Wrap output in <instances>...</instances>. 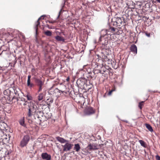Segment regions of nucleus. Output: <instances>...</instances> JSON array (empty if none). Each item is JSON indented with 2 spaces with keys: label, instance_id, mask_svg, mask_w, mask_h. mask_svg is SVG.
Masks as SVG:
<instances>
[{
  "label": "nucleus",
  "instance_id": "1",
  "mask_svg": "<svg viewBox=\"0 0 160 160\" xmlns=\"http://www.w3.org/2000/svg\"><path fill=\"white\" fill-rule=\"evenodd\" d=\"M110 51L108 49H103L101 53L100 57L102 60L107 62L108 64H112V60L110 58Z\"/></svg>",
  "mask_w": 160,
  "mask_h": 160
},
{
  "label": "nucleus",
  "instance_id": "2",
  "mask_svg": "<svg viewBox=\"0 0 160 160\" xmlns=\"http://www.w3.org/2000/svg\"><path fill=\"white\" fill-rule=\"evenodd\" d=\"M29 109L28 115V117H30L33 114L37 111V107L34 103L32 102L28 105Z\"/></svg>",
  "mask_w": 160,
  "mask_h": 160
},
{
  "label": "nucleus",
  "instance_id": "3",
  "mask_svg": "<svg viewBox=\"0 0 160 160\" xmlns=\"http://www.w3.org/2000/svg\"><path fill=\"white\" fill-rule=\"evenodd\" d=\"M30 138L28 135L24 136L20 143V146L22 148L26 146L30 140Z\"/></svg>",
  "mask_w": 160,
  "mask_h": 160
},
{
  "label": "nucleus",
  "instance_id": "4",
  "mask_svg": "<svg viewBox=\"0 0 160 160\" xmlns=\"http://www.w3.org/2000/svg\"><path fill=\"white\" fill-rule=\"evenodd\" d=\"M65 143V144L62 146L63 151L65 152L70 151L73 145L69 143L68 142H66Z\"/></svg>",
  "mask_w": 160,
  "mask_h": 160
},
{
  "label": "nucleus",
  "instance_id": "5",
  "mask_svg": "<svg viewBox=\"0 0 160 160\" xmlns=\"http://www.w3.org/2000/svg\"><path fill=\"white\" fill-rule=\"evenodd\" d=\"M46 16L45 15H43L41 16L38 19V20L35 22V26L34 27V29L36 31V34H37V31H38V26H40V22H39V20L41 19H44V17Z\"/></svg>",
  "mask_w": 160,
  "mask_h": 160
},
{
  "label": "nucleus",
  "instance_id": "6",
  "mask_svg": "<svg viewBox=\"0 0 160 160\" xmlns=\"http://www.w3.org/2000/svg\"><path fill=\"white\" fill-rule=\"evenodd\" d=\"M95 112V110L92 107L88 108H87L85 111V114L89 115L94 114Z\"/></svg>",
  "mask_w": 160,
  "mask_h": 160
},
{
  "label": "nucleus",
  "instance_id": "7",
  "mask_svg": "<svg viewBox=\"0 0 160 160\" xmlns=\"http://www.w3.org/2000/svg\"><path fill=\"white\" fill-rule=\"evenodd\" d=\"M10 91H12V92H13L14 94L17 96H19V92H21L20 89L18 88L15 87H13L10 88Z\"/></svg>",
  "mask_w": 160,
  "mask_h": 160
},
{
  "label": "nucleus",
  "instance_id": "8",
  "mask_svg": "<svg viewBox=\"0 0 160 160\" xmlns=\"http://www.w3.org/2000/svg\"><path fill=\"white\" fill-rule=\"evenodd\" d=\"M89 151H91L92 150H95L98 149L97 145L95 144H89L86 148Z\"/></svg>",
  "mask_w": 160,
  "mask_h": 160
},
{
  "label": "nucleus",
  "instance_id": "9",
  "mask_svg": "<svg viewBox=\"0 0 160 160\" xmlns=\"http://www.w3.org/2000/svg\"><path fill=\"white\" fill-rule=\"evenodd\" d=\"M41 157L43 159L51 160V156L46 152L43 153L41 154Z\"/></svg>",
  "mask_w": 160,
  "mask_h": 160
},
{
  "label": "nucleus",
  "instance_id": "10",
  "mask_svg": "<svg viewBox=\"0 0 160 160\" xmlns=\"http://www.w3.org/2000/svg\"><path fill=\"white\" fill-rule=\"evenodd\" d=\"M34 79L35 82L37 86H43L44 84V82L42 81V78L39 79L36 78H34Z\"/></svg>",
  "mask_w": 160,
  "mask_h": 160
},
{
  "label": "nucleus",
  "instance_id": "11",
  "mask_svg": "<svg viewBox=\"0 0 160 160\" xmlns=\"http://www.w3.org/2000/svg\"><path fill=\"white\" fill-rule=\"evenodd\" d=\"M34 114L35 119H36V118H37L38 119L40 120L39 118H41V117L42 116V112L39 111L38 110L37 111L36 113H34Z\"/></svg>",
  "mask_w": 160,
  "mask_h": 160
},
{
  "label": "nucleus",
  "instance_id": "12",
  "mask_svg": "<svg viewBox=\"0 0 160 160\" xmlns=\"http://www.w3.org/2000/svg\"><path fill=\"white\" fill-rule=\"evenodd\" d=\"M60 90H59L58 88H55L54 90L53 91H51L50 92H49V94L52 95L53 96H57V93L60 92Z\"/></svg>",
  "mask_w": 160,
  "mask_h": 160
},
{
  "label": "nucleus",
  "instance_id": "13",
  "mask_svg": "<svg viewBox=\"0 0 160 160\" xmlns=\"http://www.w3.org/2000/svg\"><path fill=\"white\" fill-rule=\"evenodd\" d=\"M56 139L58 140V141L62 143H65L66 142H68V140H66L63 138L60 137H56Z\"/></svg>",
  "mask_w": 160,
  "mask_h": 160
},
{
  "label": "nucleus",
  "instance_id": "14",
  "mask_svg": "<svg viewBox=\"0 0 160 160\" xmlns=\"http://www.w3.org/2000/svg\"><path fill=\"white\" fill-rule=\"evenodd\" d=\"M130 50L134 53L136 54L137 53V47L135 45H133L131 46Z\"/></svg>",
  "mask_w": 160,
  "mask_h": 160
},
{
  "label": "nucleus",
  "instance_id": "15",
  "mask_svg": "<svg viewBox=\"0 0 160 160\" xmlns=\"http://www.w3.org/2000/svg\"><path fill=\"white\" fill-rule=\"evenodd\" d=\"M45 92H43L39 94L38 97V99L39 101L42 100L44 96L45 95Z\"/></svg>",
  "mask_w": 160,
  "mask_h": 160
},
{
  "label": "nucleus",
  "instance_id": "16",
  "mask_svg": "<svg viewBox=\"0 0 160 160\" xmlns=\"http://www.w3.org/2000/svg\"><path fill=\"white\" fill-rule=\"evenodd\" d=\"M55 38L58 41L65 42V39L62 37L57 36L55 37Z\"/></svg>",
  "mask_w": 160,
  "mask_h": 160
},
{
  "label": "nucleus",
  "instance_id": "17",
  "mask_svg": "<svg viewBox=\"0 0 160 160\" xmlns=\"http://www.w3.org/2000/svg\"><path fill=\"white\" fill-rule=\"evenodd\" d=\"M82 79H78L77 82V83L78 85L80 86H82V85L84 84V82L83 81H82Z\"/></svg>",
  "mask_w": 160,
  "mask_h": 160
},
{
  "label": "nucleus",
  "instance_id": "18",
  "mask_svg": "<svg viewBox=\"0 0 160 160\" xmlns=\"http://www.w3.org/2000/svg\"><path fill=\"white\" fill-rule=\"evenodd\" d=\"M80 149V147L78 143L74 145V149L76 151V152H78L79 151Z\"/></svg>",
  "mask_w": 160,
  "mask_h": 160
},
{
  "label": "nucleus",
  "instance_id": "19",
  "mask_svg": "<svg viewBox=\"0 0 160 160\" xmlns=\"http://www.w3.org/2000/svg\"><path fill=\"white\" fill-rule=\"evenodd\" d=\"M116 28L114 27L112 28H110L109 30H105L104 31L106 32V34L105 35H108L110 34H108V32L109 31V30H110L112 32H114L116 30Z\"/></svg>",
  "mask_w": 160,
  "mask_h": 160
},
{
  "label": "nucleus",
  "instance_id": "20",
  "mask_svg": "<svg viewBox=\"0 0 160 160\" xmlns=\"http://www.w3.org/2000/svg\"><path fill=\"white\" fill-rule=\"evenodd\" d=\"M145 126L148 130L151 132L153 131V129L151 126L149 124L146 123Z\"/></svg>",
  "mask_w": 160,
  "mask_h": 160
},
{
  "label": "nucleus",
  "instance_id": "21",
  "mask_svg": "<svg viewBox=\"0 0 160 160\" xmlns=\"http://www.w3.org/2000/svg\"><path fill=\"white\" fill-rule=\"evenodd\" d=\"M138 142L144 148H146L147 147V144L143 140H139Z\"/></svg>",
  "mask_w": 160,
  "mask_h": 160
},
{
  "label": "nucleus",
  "instance_id": "22",
  "mask_svg": "<svg viewBox=\"0 0 160 160\" xmlns=\"http://www.w3.org/2000/svg\"><path fill=\"white\" fill-rule=\"evenodd\" d=\"M116 22L118 26H120V25L122 24V20L120 18H117Z\"/></svg>",
  "mask_w": 160,
  "mask_h": 160
},
{
  "label": "nucleus",
  "instance_id": "23",
  "mask_svg": "<svg viewBox=\"0 0 160 160\" xmlns=\"http://www.w3.org/2000/svg\"><path fill=\"white\" fill-rule=\"evenodd\" d=\"M44 34L47 36H50L52 35V32L50 31L47 30L44 32Z\"/></svg>",
  "mask_w": 160,
  "mask_h": 160
},
{
  "label": "nucleus",
  "instance_id": "24",
  "mask_svg": "<svg viewBox=\"0 0 160 160\" xmlns=\"http://www.w3.org/2000/svg\"><path fill=\"white\" fill-rule=\"evenodd\" d=\"M27 86L30 88H31L34 86V85L32 83H31L30 81L27 82Z\"/></svg>",
  "mask_w": 160,
  "mask_h": 160
},
{
  "label": "nucleus",
  "instance_id": "25",
  "mask_svg": "<svg viewBox=\"0 0 160 160\" xmlns=\"http://www.w3.org/2000/svg\"><path fill=\"white\" fill-rule=\"evenodd\" d=\"M19 123L22 126L24 127L25 126V125L24 123V118H22L20 120Z\"/></svg>",
  "mask_w": 160,
  "mask_h": 160
},
{
  "label": "nucleus",
  "instance_id": "26",
  "mask_svg": "<svg viewBox=\"0 0 160 160\" xmlns=\"http://www.w3.org/2000/svg\"><path fill=\"white\" fill-rule=\"evenodd\" d=\"M4 134L3 130L2 129H0V138L4 136Z\"/></svg>",
  "mask_w": 160,
  "mask_h": 160
},
{
  "label": "nucleus",
  "instance_id": "27",
  "mask_svg": "<svg viewBox=\"0 0 160 160\" xmlns=\"http://www.w3.org/2000/svg\"><path fill=\"white\" fill-rule=\"evenodd\" d=\"M26 97L27 99L28 100H31L32 99V97L30 94H28L26 96Z\"/></svg>",
  "mask_w": 160,
  "mask_h": 160
},
{
  "label": "nucleus",
  "instance_id": "28",
  "mask_svg": "<svg viewBox=\"0 0 160 160\" xmlns=\"http://www.w3.org/2000/svg\"><path fill=\"white\" fill-rule=\"evenodd\" d=\"M48 102L49 103V104L52 103L53 102V99L52 98H49L47 99Z\"/></svg>",
  "mask_w": 160,
  "mask_h": 160
},
{
  "label": "nucleus",
  "instance_id": "29",
  "mask_svg": "<svg viewBox=\"0 0 160 160\" xmlns=\"http://www.w3.org/2000/svg\"><path fill=\"white\" fill-rule=\"evenodd\" d=\"M144 102H141L139 103V105H138V107L140 108V109H141L142 108V106L143 105V103Z\"/></svg>",
  "mask_w": 160,
  "mask_h": 160
},
{
  "label": "nucleus",
  "instance_id": "30",
  "mask_svg": "<svg viewBox=\"0 0 160 160\" xmlns=\"http://www.w3.org/2000/svg\"><path fill=\"white\" fill-rule=\"evenodd\" d=\"M115 91V89H113L109 91V92H108V95H111V94L112 92Z\"/></svg>",
  "mask_w": 160,
  "mask_h": 160
},
{
  "label": "nucleus",
  "instance_id": "31",
  "mask_svg": "<svg viewBox=\"0 0 160 160\" xmlns=\"http://www.w3.org/2000/svg\"><path fill=\"white\" fill-rule=\"evenodd\" d=\"M46 26L49 29H53L54 28L52 26H50L48 24H47Z\"/></svg>",
  "mask_w": 160,
  "mask_h": 160
},
{
  "label": "nucleus",
  "instance_id": "32",
  "mask_svg": "<svg viewBox=\"0 0 160 160\" xmlns=\"http://www.w3.org/2000/svg\"><path fill=\"white\" fill-rule=\"evenodd\" d=\"M42 86H38L39 87V89L38 90V92H40V91H41L42 89Z\"/></svg>",
  "mask_w": 160,
  "mask_h": 160
},
{
  "label": "nucleus",
  "instance_id": "33",
  "mask_svg": "<svg viewBox=\"0 0 160 160\" xmlns=\"http://www.w3.org/2000/svg\"><path fill=\"white\" fill-rule=\"evenodd\" d=\"M156 160H160V156L158 155H157L156 156Z\"/></svg>",
  "mask_w": 160,
  "mask_h": 160
},
{
  "label": "nucleus",
  "instance_id": "34",
  "mask_svg": "<svg viewBox=\"0 0 160 160\" xmlns=\"http://www.w3.org/2000/svg\"><path fill=\"white\" fill-rule=\"evenodd\" d=\"M31 78V76L30 75H29L28 76V79L27 80V82H29L30 81V78Z\"/></svg>",
  "mask_w": 160,
  "mask_h": 160
},
{
  "label": "nucleus",
  "instance_id": "35",
  "mask_svg": "<svg viewBox=\"0 0 160 160\" xmlns=\"http://www.w3.org/2000/svg\"><path fill=\"white\" fill-rule=\"evenodd\" d=\"M145 35L148 37H149L150 36V33L145 32Z\"/></svg>",
  "mask_w": 160,
  "mask_h": 160
},
{
  "label": "nucleus",
  "instance_id": "36",
  "mask_svg": "<svg viewBox=\"0 0 160 160\" xmlns=\"http://www.w3.org/2000/svg\"><path fill=\"white\" fill-rule=\"evenodd\" d=\"M62 9H61L60 10V11L59 12V14H58V17H57V18H59V16H60V14L61 13V12H62Z\"/></svg>",
  "mask_w": 160,
  "mask_h": 160
},
{
  "label": "nucleus",
  "instance_id": "37",
  "mask_svg": "<svg viewBox=\"0 0 160 160\" xmlns=\"http://www.w3.org/2000/svg\"><path fill=\"white\" fill-rule=\"evenodd\" d=\"M14 99H15L17 101H18V98L17 97H16L15 96L13 97L12 98L13 100Z\"/></svg>",
  "mask_w": 160,
  "mask_h": 160
},
{
  "label": "nucleus",
  "instance_id": "38",
  "mask_svg": "<svg viewBox=\"0 0 160 160\" xmlns=\"http://www.w3.org/2000/svg\"><path fill=\"white\" fill-rule=\"evenodd\" d=\"M55 22V21H48L49 23H53Z\"/></svg>",
  "mask_w": 160,
  "mask_h": 160
},
{
  "label": "nucleus",
  "instance_id": "39",
  "mask_svg": "<svg viewBox=\"0 0 160 160\" xmlns=\"http://www.w3.org/2000/svg\"><path fill=\"white\" fill-rule=\"evenodd\" d=\"M66 81H69V77H68L67 79H66Z\"/></svg>",
  "mask_w": 160,
  "mask_h": 160
},
{
  "label": "nucleus",
  "instance_id": "40",
  "mask_svg": "<svg viewBox=\"0 0 160 160\" xmlns=\"http://www.w3.org/2000/svg\"><path fill=\"white\" fill-rule=\"evenodd\" d=\"M101 38H102V37L101 36H100L99 38V41H101Z\"/></svg>",
  "mask_w": 160,
  "mask_h": 160
},
{
  "label": "nucleus",
  "instance_id": "41",
  "mask_svg": "<svg viewBox=\"0 0 160 160\" xmlns=\"http://www.w3.org/2000/svg\"><path fill=\"white\" fill-rule=\"evenodd\" d=\"M156 1L160 3V0H156Z\"/></svg>",
  "mask_w": 160,
  "mask_h": 160
},
{
  "label": "nucleus",
  "instance_id": "42",
  "mask_svg": "<svg viewBox=\"0 0 160 160\" xmlns=\"http://www.w3.org/2000/svg\"><path fill=\"white\" fill-rule=\"evenodd\" d=\"M1 122H0V129H1Z\"/></svg>",
  "mask_w": 160,
  "mask_h": 160
},
{
  "label": "nucleus",
  "instance_id": "43",
  "mask_svg": "<svg viewBox=\"0 0 160 160\" xmlns=\"http://www.w3.org/2000/svg\"><path fill=\"white\" fill-rule=\"evenodd\" d=\"M61 33H62V32H60V34H61Z\"/></svg>",
  "mask_w": 160,
  "mask_h": 160
},
{
  "label": "nucleus",
  "instance_id": "44",
  "mask_svg": "<svg viewBox=\"0 0 160 160\" xmlns=\"http://www.w3.org/2000/svg\"><path fill=\"white\" fill-rule=\"evenodd\" d=\"M91 89V88H88V89Z\"/></svg>",
  "mask_w": 160,
  "mask_h": 160
},
{
  "label": "nucleus",
  "instance_id": "45",
  "mask_svg": "<svg viewBox=\"0 0 160 160\" xmlns=\"http://www.w3.org/2000/svg\"><path fill=\"white\" fill-rule=\"evenodd\" d=\"M63 35H65V34H64V33H63Z\"/></svg>",
  "mask_w": 160,
  "mask_h": 160
}]
</instances>
